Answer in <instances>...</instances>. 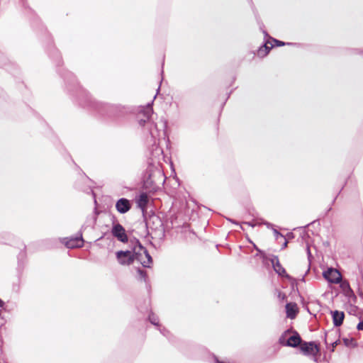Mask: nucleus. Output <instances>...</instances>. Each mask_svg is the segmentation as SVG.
I'll return each mask as SVG.
<instances>
[{"mask_svg":"<svg viewBox=\"0 0 363 363\" xmlns=\"http://www.w3.org/2000/svg\"><path fill=\"white\" fill-rule=\"evenodd\" d=\"M300 349L305 355L315 356L319 352V348L314 342H301Z\"/></svg>","mask_w":363,"mask_h":363,"instance_id":"obj_5","label":"nucleus"},{"mask_svg":"<svg viewBox=\"0 0 363 363\" xmlns=\"http://www.w3.org/2000/svg\"><path fill=\"white\" fill-rule=\"evenodd\" d=\"M264 225H266L268 228L272 227V224L267 222L264 223Z\"/></svg>","mask_w":363,"mask_h":363,"instance_id":"obj_26","label":"nucleus"},{"mask_svg":"<svg viewBox=\"0 0 363 363\" xmlns=\"http://www.w3.org/2000/svg\"><path fill=\"white\" fill-rule=\"evenodd\" d=\"M155 98L156 95L150 103H148L145 106L142 107L139 116L143 115V118H139L138 119L140 125L144 126L147 122H149L150 118L153 113L152 106Z\"/></svg>","mask_w":363,"mask_h":363,"instance_id":"obj_3","label":"nucleus"},{"mask_svg":"<svg viewBox=\"0 0 363 363\" xmlns=\"http://www.w3.org/2000/svg\"><path fill=\"white\" fill-rule=\"evenodd\" d=\"M286 315L291 319H294L297 313L296 305L289 303L286 305Z\"/></svg>","mask_w":363,"mask_h":363,"instance_id":"obj_12","label":"nucleus"},{"mask_svg":"<svg viewBox=\"0 0 363 363\" xmlns=\"http://www.w3.org/2000/svg\"><path fill=\"white\" fill-rule=\"evenodd\" d=\"M116 208L121 214L126 213L131 208L130 201L127 199L121 198L116 201Z\"/></svg>","mask_w":363,"mask_h":363,"instance_id":"obj_8","label":"nucleus"},{"mask_svg":"<svg viewBox=\"0 0 363 363\" xmlns=\"http://www.w3.org/2000/svg\"><path fill=\"white\" fill-rule=\"evenodd\" d=\"M277 297L279 300L283 301L285 298L286 296L283 292L278 291Z\"/></svg>","mask_w":363,"mask_h":363,"instance_id":"obj_22","label":"nucleus"},{"mask_svg":"<svg viewBox=\"0 0 363 363\" xmlns=\"http://www.w3.org/2000/svg\"><path fill=\"white\" fill-rule=\"evenodd\" d=\"M274 46V45H272L270 41H267L263 45V48L266 49V51H267V53L269 52V50L272 49V48Z\"/></svg>","mask_w":363,"mask_h":363,"instance_id":"obj_20","label":"nucleus"},{"mask_svg":"<svg viewBox=\"0 0 363 363\" xmlns=\"http://www.w3.org/2000/svg\"><path fill=\"white\" fill-rule=\"evenodd\" d=\"M273 233H274V236H275L277 240H278L279 238H284L283 235L281 234L277 230L274 229L273 230Z\"/></svg>","mask_w":363,"mask_h":363,"instance_id":"obj_21","label":"nucleus"},{"mask_svg":"<svg viewBox=\"0 0 363 363\" xmlns=\"http://www.w3.org/2000/svg\"><path fill=\"white\" fill-rule=\"evenodd\" d=\"M272 40L274 42L275 45H277V46H282V45H285V43L282 41H280V40H278L276 39H272Z\"/></svg>","mask_w":363,"mask_h":363,"instance_id":"obj_23","label":"nucleus"},{"mask_svg":"<svg viewBox=\"0 0 363 363\" xmlns=\"http://www.w3.org/2000/svg\"><path fill=\"white\" fill-rule=\"evenodd\" d=\"M323 277L329 282L335 284L340 283L342 279V275L340 273L337 269L333 268L325 271L323 272Z\"/></svg>","mask_w":363,"mask_h":363,"instance_id":"obj_6","label":"nucleus"},{"mask_svg":"<svg viewBox=\"0 0 363 363\" xmlns=\"http://www.w3.org/2000/svg\"><path fill=\"white\" fill-rule=\"evenodd\" d=\"M167 123L164 122L162 125V130H160L156 124L152 123L150 129V134L153 141L152 147L151 149V155L155 159H160L163 155V150L159 145V141L161 138L169 143V138L166 132Z\"/></svg>","mask_w":363,"mask_h":363,"instance_id":"obj_2","label":"nucleus"},{"mask_svg":"<svg viewBox=\"0 0 363 363\" xmlns=\"http://www.w3.org/2000/svg\"><path fill=\"white\" fill-rule=\"evenodd\" d=\"M160 333H162V334L165 335V334H164V331H163V330H160Z\"/></svg>","mask_w":363,"mask_h":363,"instance_id":"obj_30","label":"nucleus"},{"mask_svg":"<svg viewBox=\"0 0 363 363\" xmlns=\"http://www.w3.org/2000/svg\"><path fill=\"white\" fill-rule=\"evenodd\" d=\"M96 220V217L94 216H90L86 218V222L84 225H82L80 231L84 230L88 226H93L95 224Z\"/></svg>","mask_w":363,"mask_h":363,"instance_id":"obj_14","label":"nucleus"},{"mask_svg":"<svg viewBox=\"0 0 363 363\" xmlns=\"http://www.w3.org/2000/svg\"><path fill=\"white\" fill-rule=\"evenodd\" d=\"M342 286L346 289L345 294L347 296H349L353 295V291L351 289V288L350 287V285L347 282L344 281L342 284Z\"/></svg>","mask_w":363,"mask_h":363,"instance_id":"obj_17","label":"nucleus"},{"mask_svg":"<svg viewBox=\"0 0 363 363\" xmlns=\"http://www.w3.org/2000/svg\"><path fill=\"white\" fill-rule=\"evenodd\" d=\"M302 342L301 338L297 332H294V335L291 336L286 342V346L296 347L301 345Z\"/></svg>","mask_w":363,"mask_h":363,"instance_id":"obj_10","label":"nucleus"},{"mask_svg":"<svg viewBox=\"0 0 363 363\" xmlns=\"http://www.w3.org/2000/svg\"><path fill=\"white\" fill-rule=\"evenodd\" d=\"M244 225H247L248 226H250L252 228L255 227L256 224L251 223V222H245L243 223Z\"/></svg>","mask_w":363,"mask_h":363,"instance_id":"obj_25","label":"nucleus"},{"mask_svg":"<svg viewBox=\"0 0 363 363\" xmlns=\"http://www.w3.org/2000/svg\"><path fill=\"white\" fill-rule=\"evenodd\" d=\"M272 264L274 271L280 276L285 277L288 279H290L289 275H288L286 272L285 269L280 264L279 259L277 257L272 259Z\"/></svg>","mask_w":363,"mask_h":363,"instance_id":"obj_9","label":"nucleus"},{"mask_svg":"<svg viewBox=\"0 0 363 363\" xmlns=\"http://www.w3.org/2000/svg\"><path fill=\"white\" fill-rule=\"evenodd\" d=\"M64 243L67 248L82 247L84 245L82 233H80L79 235L75 238H65Z\"/></svg>","mask_w":363,"mask_h":363,"instance_id":"obj_7","label":"nucleus"},{"mask_svg":"<svg viewBox=\"0 0 363 363\" xmlns=\"http://www.w3.org/2000/svg\"><path fill=\"white\" fill-rule=\"evenodd\" d=\"M148 201L147 195L145 193L141 194L138 199V207L144 211L147 207Z\"/></svg>","mask_w":363,"mask_h":363,"instance_id":"obj_13","label":"nucleus"},{"mask_svg":"<svg viewBox=\"0 0 363 363\" xmlns=\"http://www.w3.org/2000/svg\"><path fill=\"white\" fill-rule=\"evenodd\" d=\"M4 305V302L1 299H0V307H2Z\"/></svg>","mask_w":363,"mask_h":363,"instance_id":"obj_29","label":"nucleus"},{"mask_svg":"<svg viewBox=\"0 0 363 363\" xmlns=\"http://www.w3.org/2000/svg\"><path fill=\"white\" fill-rule=\"evenodd\" d=\"M138 273L140 276V279L141 280H143L144 281H146V277H147L146 272L142 269H138Z\"/></svg>","mask_w":363,"mask_h":363,"instance_id":"obj_19","label":"nucleus"},{"mask_svg":"<svg viewBox=\"0 0 363 363\" xmlns=\"http://www.w3.org/2000/svg\"><path fill=\"white\" fill-rule=\"evenodd\" d=\"M112 235L117 238L121 242H128V236L125 233V228L119 223H115L113 225L111 229Z\"/></svg>","mask_w":363,"mask_h":363,"instance_id":"obj_4","label":"nucleus"},{"mask_svg":"<svg viewBox=\"0 0 363 363\" xmlns=\"http://www.w3.org/2000/svg\"><path fill=\"white\" fill-rule=\"evenodd\" d=\"M357 328L359 330H363V319L358 323Z\"/></svg>","mask_w":363,"mask_h":363,"instance_id":"obj_24","label":"nucleus"},{"mask_svg":"<svg viewBox=\"0 0 363 363\" xmlns=\"http://www.w3.org/2000/svg\"><path fill=\"white\" fill-rule=\"evenodd\" d=\"M148 319L152 325L159 326V318L155 314L151 313L149 315Z\"/></svg>","mask_w":363,"mask_h":363,"instance_id":"obj_15","label":"nucleus"},{"mask_svg":"<svg viewBox=\"0 0 363 363\" xmlns=\"http://www.w3.org/2000/svg\"><path fill=\"white\" fill-rule=\"evenodd\" d=\"M287 246V241L285 240L284 243L283 244V248Z\"/></svg>","mask_w":363,"mask_h":363,"instance_id":"obj_27","label":"nucleus"},{"mask_svg":"<svg viewBox=\"0 0 363 363\" xmlns=\"http://www.w3.org/2000/svg\"><path fill=\"white\" fill-rule=\"evenodd\" d=\"M116 255L117 261L121 265H130L135 259H137L143 267H149L152 262V257L147 250L140 245H139L138 249L135 248L133 252L129 250H121L116 252Z\"/></svg>","mask_w":363,"mask_h":363,"instance_id":"obj_1","label":"nucleus"},{"mask_svg":"<svg viewBox=\"0 0 363 363\" xmlns=\"http://www.w3.org/2000/svg\"><path fill=\"white\" fill-rule=\"evenodd\" d=\"M337 341L334 342L333 343V347H336V346H337Z\"/></svg>","mask_w":363,"mask_h":363,"instance_id":"obj_28","label":"nucleus"},{"mask_svg":"<svg viewBox=\"0 0 363 363\" xmlns=\"http://www.w3.org/2000/svg\"><path fill=\"white\" fill-rule=\"evenodd\" d=\"M267 51H266V49L263 48V47H260L259 50H257V55L260 57H264L267 55Z\"/></svg>","mask_w":363,"mask_h":363,"instance_id":"obj_18","label":"nucleus"},{"mask_svg":"<svg viewBox=\"0 0 363 363\" xmlns=\"http://www.w3.org/2000/svg\"><path fill=\"white\" fill-rule=\"evenodd\" d=\"M291 331L290 330H286L279 337V342L284 346H286V337L287 334L290 333Z\"/></svg>","mask_w":363,"mask_h":363,"instance_id":"obj_16","label":"nucleus"},{"mask_svg":"<svg viewBox=\"0 0 363 363\" xmlns=\"http://www.w3.org/2000/svg\"><path fill=\"white\" fill-rule=\"evenodd\" d=\"M332 317L334 325L338 327L342 324L345 315L343 312L335 311L332 312Z\"/></svg>","mask_w":363,"mask_h":363,"instance_id":"obj_11","label":"nucleus"}]
</instances>
